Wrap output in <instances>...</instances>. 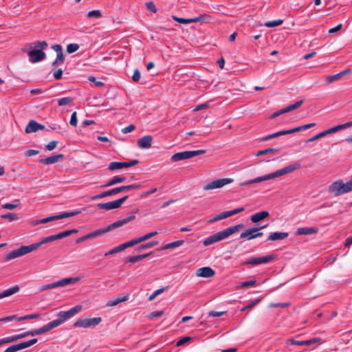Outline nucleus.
Returning a JSON list of instances; mask_svg holds the SVG:
<instances>
[{"label":"nucleus","mask_w":352,"mask_h":352,"mask_svg":"<svg viewBox=\"0 0 352 352\" xmlns=\"http://www.w3.org/2000/svg\"><path fill=\"white\" fill-rule=\"evenodd\" d=\"M82 309L81 305H77L76 307H72L69 310L67 311H61L58 314V318L54 320L47 324L43 325L42 327L35 329L36 336L43 334L48 331L58 327L65 320L70 318L71 317L75 316Z\"/></svg>","instance_id":"f257e3e1"},{"label":"nucleus","mask_w":352,"mask_h":352,"mask_svg":"<svg viewBox=\"0 0 352 352\" xmlns=\"http://www.w3.org/2000/svg\"><path fill=\"white\" fill-rule=\"evenodd\" d=\"M244 227V225L243 223H239L231 227H229L224 230L218 232L213 235H211L208 237H207L203 242L204 245L208 246L214 243L218 242L219 241H221L224 239L228 238L232 234L238 232L239 230L243 228Z\"/></svg>","instance_id":"f03ea898"},{"label":"nucleus","mask_w":352,"mask_h":352,"mask_svg":"<svg viewBox=\"0 0 352 352\" xmlns=\"http://www.w3.org/2000/svg\"><path fill=\"white\" fill-rule=\"evenodd\" d=\"M351 191H352V177L346 183H344L342 179H338L333 182L328 187V192L332 193L334 197H338Z\"/></svg>","instance_id":"7ed1b4c3"},{"label":"nucleus","mask_w":352,"mask_h":352,"mask_svg":"<svg viewBox=\"0 0 352 352\" xmlns=\"http://www.w3.org/2000/svg\"><path fill=\"white\" fill-rule=\"evenodd\" d=\"M300 168V164H293V165H290V166H285L280 170H278L274 173H270V174H267V175H263V176H260V177H257L254 179H252V184H254V183H258V182H264V181H267V180H269V179H274L275 177H280L282 175H286V174H288L289 173H292V171L298 169Z\"/></svg>","instance_id":"20e7f679"},{"label":"nucleus","mask_w":352,"mask_h":352,"mask_svg":"<svg viewBox=\"0 0 352 352\" xmlns=\"http://www.w3.org/2000/svg\"><path fill=\"white\" fill-rule=\"evenodd\" d=\"M81 212L80 210H74L71 212H64L58 215L50 216L46 218L38 219L34 222L35 225L46 223L52 221L59 220L77 215Z\"/></svg>","instance_id":"39448f33"},{"label":"nucleus","mask_w":352,"mask_h":352,"mask_svg":"<svg viewBox=\"0 0 352 352\" xmlns=\"http://www.w3.org/2000/svg\"><path fill=\"white\" fill-rule=\"evenodd\" d=\"M206 153V150H197V151H186L175 153L170 157V160L173 162H178L180 160L192 158L199 155H202Z\"/></svg>","instance_id":"423d86ee"},{"label":"nucleus","mask_w":352,"mask_h":352,"mask_svg":"<svg viewBox=\"0 0 352 352\" xmlns=\"http://www.w3.org/2000/svg\"><path fill=\"white\" fill-rule=\"evenodd\" d=\"M34 251L33 250V248H32V245H22L19 248L16 249V250H14L12 252H10V253H8L4 261H10L12 259H14V258H18L19 256H23L28 253H30L31 252Z\"/></svg>","instance_id":"0eeeda50"},{"label":"nucleus","mask_w":352,"mask_h":352,"mask_svg":"<svg viewBox=\"0 0 352 352\" xmlns=\"http://www.w3.org/2000/svg\"><path fill=\"white\" fill-rule=\"evenodd\" d=\"M101 321L102 318L100 317L79 319L74 323V327L89 328L99 324Z\"/></svg>","instance_id":"6e6552de"},{"label":"nucleus","mask_w":352,"mask_h":352,"mask_svg":"<svg viewBox=\"0 0 352 352\" xmlns=\"http://www.w3.org/2000/svg\"><path fill=\"white\" fill-rule=\"evenodd\" d=\"M129 196L126 195L119 199L109 201L107 203H100L97 204V207L100 210H110L120 208L121 205L128 199Z\"/></svg>","instance_id":"1a4fd4ad"},{"label":"nucleus","mask_w":352,"mask_h":352,"mask_svg":"<svg viewBox=\"0 0 352 352\" xmlns=\"http://www.w3.org/2000/svg\"><path fill=\"white\" fill-rule=\"evenodd\" d=\"M276 257V254H270L265 256H260V257H251L248 260H247L244 264L245 265H258L260 264L267 263L272 261Z\"/></svg>","instance_id":"9d476101"},{"label":"nucleus","mask_w":352,"mask_h":352,"mask_svg":"<svg viewBox=\"0 0 352 352\" xmlns=\"http://www.w3.org/2000/svg\"><path fill=\"white\" fill-rule=\"evenodd\" d=\"M233 181H234V179H231V178H223V179H217V180L212 181V182L208 183L207 185H206L204 187V190H211V189L219 188L224 186L225 185L232 183Z\"/></svg>","instance_id":"9b49d317"},{"label":"nucleus","mask_w":352,"mask_h":352,"mask_svg":"<svg viewBox=\"0 0 352 352\" xmlns=\"http://www.w3.org/2000/svg\"><path fill=\"white\" fill-rule=\"evenodd\" d=\"M173 19L179 23L182 24H189L192 23H197L200 21H208L209 19L210 18L207 14H201L198 17L192 18V19H184V18H179L176 16H172Z\"/></svg>","instance_id":"f8f14e48"},{"label":"nucleus","mask_w":352,"mask_h":352,"mask_svg":"<svg viewBox=\"0 0 352 352\" xmlns=\"http://www.w3.org/2000/svg\"><path fill=\"white\" fill-rule=\"evenodd\" d=\"M243 210H244V208L241 207V208H236V209H234L232 210L224 211V212L220 213L219 214L215 216L212 219H210L209 222L212 223L214 221H217L228 218L232 215H234V214H236L241 212H243Z\"/></svg>","instance_id":"ddd939ff"},{"label":"nucleus","mask_w":352,"mask_h":352,"mask_svg":"<svg viewBox=\"0 0 352 352\" xmlns=\"http://www.w3.org/2000/svg\"><path fill=\"white\" fill-rule=\"evenodd\" d=\"M29 60L31 63H37L45 58V53L41 50H32L28 52Z\"/></svg>","instance_id":"4468645a"},{"label":"nucleus","mask_w":352,"mask_h":352,"mask_svg":"<svg viewBox=\"0 0 352 352\" xmlns=\"http://www.w3.org/2000/svg\"><path fill=\"white\" fill-rule=\"evenodd\" d=\"M140 186H141V185L139 184H131V185H127V186L116 187V188H112L109 190H107L108 197L118 194L120 192H124V191H126V190H132V189L139 188H140Z\"/></svg>","instance_id":"2eb2a0df"},{"label":"nucleus","mask_w":352,"mask_h":352,"mask_svg":"<svg viewBox=\"0 0 352 352\" xmlns=\"http://www.w3.org/2000/svg\"><path fill=\"white\" fill-rule=\"evenodd\" d=\"M266 226L267 225H265L261 227H253L252 228L248 229L241 234L240 239H247L248 241L254 239V235L256 234V232L266 228Z\"/></svg>","instance_id":"dca6fc26"},{"label":"nucleus","mask_w":352,"mask_h":352,"mask_svg":"<svg viewBox=\"0 0 352 352\" xmlns=\"http://www.w3.org/2000/svg\"><path fill=\"white\" fill-rule=\"evenodd\" d=\"M44 129V125L39 124L34 120H30L25 127V133H34L36 132L38 130H43Z\"/></svg>","instance_id":"f3484780"},{"label":"nucleus","mask_w":352,"mask_h":352,"mask_svg":"<svg viewBox=\"0 0 352 352\" xmlns=\"http://www.w3.org/2000/svg\"><path fill=\"white\" fill-rule=\"evenodd\" d=\"M153 138L151 135H145L138 140V146L142 149L149 148L151 146Z\"/></svg>","instance_id":"a211bd4d"},{"label":"nucleus","mask_w":352,"mask_h":352,"mask_svg":"<svg viewBox=\"0 0 352 352\" xmlns=\"http://www.w3.org/2000/svg\"><path fill=\"white\" fill-rule=\"evenodd\" d=\"M135 215H131V216L126 217L123 219L118 220V221L111 223V225L108 226H107L108 229L110 231V230H112L117 228L121 227V226L125 225L126 223H129V221L135 219Z\"/></svg>","instance_id":"6ab92c4d"},{"label":"nucleus","mask_w":352,"mask_h":352,"mask_svg":"<svg viewBox=\"0 0 352 352\" xmlns=\"http://www.w3.org/2000/svg\"><path fill=\"white\" fill-rule=\"evenodd\" d=\"M63 157L64 155L63 154H58L47 157L46 158L41 159L39 162L43 164H52L60 161L63 159Z\"/></svg>","instance_id":"aec40b11"},{"label":"nucleus","mask_w":352,"mask_h":352,"mask_svg":"<svg viewBox=\"0 0 352 352\" xmlns=\"http://www.w3.org/2000/svg\"><path fill=\"white\" fill-rule=\"evenodd\" d=\"M214 271L210 267H204L197 270L196 274L198 276L210 278L214 275Z\"/></svg>","instance_id":"412c9836"},{"label":"nucleus","mask_w":352,"mask_h":352,"mask_svg":"<svg viewBox=\"0 0 352 352\" xmlns=\"http://www.w3.org/2000/svg\"><path fill=\"white\" fill-rule=\"evenodd\" d=\"M269 216L270 213L267 211H261L252 214L250 219L252 223H257Z\"/></svg>","instance_id":"4be33fe9"},{"label":"nucleus","mask_w":352,"mask_h":352,"mask_svg":"<svg viewBox=\"0 0 352 352\" xmlns=\"http://www.w3.org/2000/svg\"><path fill=\"white\" fill-rule=\"evenodd\" d=\"M55 241L54 235L48 236L41 239L38 242L31 244L33 250H37L42 245Z\"/></svg>","instance_id":"5701e85b"},{"label":"nucleus","mask_w":352,"mask_h":352,"mask_svg":"<svg viewBox=\"0 0 352 352\" xmlns=\"http://www.w3.org/2000/svg\"><path fill=\"white\" fill-rule=\"evenodd\" d=\"M315 125H316L315 123H309V124H304V125H302V126H298V127H296V128H294L292 129L284 130L283 131L284 135L292 134V133H294L296 132H299L300 131L306 130L311 127L314 126Z\"/></svg>","instance_id":"b1692460"},{"label":"nucleus","mask_w":352,"mask_h":352,"mask_svg":"<svg viewBox=\"0 0 352 352\" xmlns=\"http://www.w3.org/2000/svg\"><path fill=\"white\" fill-rule=\"evenodd\" d=\"M315 125H316L315 123H309V124H304V125H302V126H298V127H296V128H294L292 129L284 130L283 131L284 135L292 134V133H294L296 132H299L300 131L306 130L311 127L314 126Z\"/></svg>","instance_id":"393cba45"},{"label":"nucleus","mask_w":352,"mask_h":352,"mask_svg":"<svg viewBox=\"0 0 352 352\" xmlns=\"http://www.w3.org/2000/svg\"><path fill=\"white\" fill-rule=\"evenodd\" d=\"M318 232V228L315 227H305V228H300L296 231V234L298 235H308L311 234H316Z\"/></svg>","instance_id":"a878e982"},{"label":"nucleus","mask_w":352,"mask_h":352,"mask_svg":"<svg viewBox=\"0 0 352 352\" xmlns=\"http://www.w3.org/2000/svg\"><path fill=\"white\" fill-rule=\"evenodd\" d=\"M80 280V277L75 276V277H70V278H63L62 280H60L58 281H56V286L58 287H63L65 285L74 283Z\"/></svg>","instance_id":"bb28decb"},{"label":"nucleus","mask_w":352,"mask_h":352,"mask_svg":"<svg viewBox=\"0 0 352 352\" xmlns=\"http://www.w3.org/2000/svg\"><path fill=\"white\" fill-rule=\"evenodd\" d=\"M289 234L287 232H272L268 236V240L270 241H278L286 239Z\"/></svg>","instance_id":"cd10ccee"},{"label":"nucleus","mask_w":352,"mask_h":352,"mask_svg":"<svg viewBox=\"0 0 352 352\" xmlns=\"http://www.w3.org/2000/svg\"><path fill=\"white\" fill-rule=\"evenodd\" d=\"M19 291V287L14 285L9 289L4 290L0 293V299L13 295Z\"/></svg>","instance_id":"c85d7f7f"},{"label":"nucleus","mask_w":352,"mask_h":352,"mask_svg":"<svg viewBox=\"0 0 352 352\" xmlns=\"http://www.w3.org/2000/svg\"><path fill=\"white\" fill-rule=\"evenodd\" d=\"M125 177L116 175L113 177L106 184L103 185L102 187H109L116 184L122 183L126 181Z\"/></svg>","instance_id":"c756f323"},{"label":"nucleus","mask_w":352,"mask_h":352,"mask_svg":"<svg viewBox=\"0 0 352 352\" xmlns=\"http://www.w3.org/2000/svg\"><path fill=\"white\" fill-rule=\"evenodd\" d=\"M350 126H352V121L348 122L342 124H339V125L335 126L332 128L329 129L328 130H329V132L330 134V133H336L340 130L345 129Z\"/></svg>","instance_id":"7c9ffc66"},{"label":"nucleus","mask_w":352,"mask_h":352,"mask_svg":"<svg viewBox=\"0 0 352 352\" xmlns=\"http://www.w3.org/2000/svg\"><path fill=\"white\" fill-rule=\"evenodd\" d=\"M151 254V252H149L147 254L129 256L126 258V262L136 263V262H138V261L146 258L147 256H148Z\"/></svg>","instance_id":"2f4dec72"},{"label":"nucleus","mask_w":352,"mask_h":352,"mask_svg":"<svg viewBox=\"0 0 352 352\" xmlns=\"http://www.w3.org/2000/svg\"><path fill=\"white\" fill-rule=\"evenodd\" d=\"M125 162H113L109 164L108 169L110 170H118L126 167Z\"/></svg>","instance_id":"473e14b6"},{"label":"nucleus","mask_w":352,"mask_h":352,"mask_svg":"<svg viewBox=\"0 0 352 352\" xmlns=\"http://www.w3.org/2000/svg\"><path fill=\"white\" fill-rule=\"evenodd\" d=\"M128 299H129L128 295L124 296L123 297H118L114 300L109 301L107 302V305L109 306V307H113V306L118 305L120 302H123L128 300Z\"/></svg>","instance_id":"72a5a7b5"},{"label":"nucleus","mask_w":352,"mask_h":352,"mask_svg":"<svg viewBox=\"0 0 352 352\" xmlns=\"http://www.w3.org/2000/svg\"><path fill=\"white\" fill-rule=\"evenodd\" d=\"M22 349H24V347H23V344H21V343L8 346L5 350L4 352H16V351L22 350Z\"/></svg>","instance_id":"f704fd0d"},{"label":"nucleus","mask_w":352,"mask_h":352,"mask_svg":"<svg viewBox=\"0 0 352 352\" xmlns=\"http://www.w3.org/2000/svg\"><path fill=\"white\" fill-rule=\"evenodd\" d=\"M184 243V240L176 241H174V242H172V243H169L165 245V246L164 247V250L173 249V248L181 246Z\"/></svg>","instance_id":"c9c22d12"},{"label":"nucleus","mask_w":352,"mask_h":352,"mask_svg":"<svg viewBox=\"0 0 352 352\" xmlns=\"http://www.w3.org/2000/svg\"><path fill=\"white\" fill-rule=\"evenodd\" d=\"M157 244V242H156V241H149L148 243H147L146 244H142V245H140L139 247L135 248V250L139 252V251H141L144 249L151 248L156 245Z\"/></svg>","instance_id":"e433bc0d"},{"label":"nucleus","mask_w":352,"mask_h":352,"mask_svg":"<svg viewBox=\"0 0 352 352\" xmlns=\"http://www.w3.org/2000/svg\"><path fill=\"white\" fill-rule=\"evenodd\" d=\"M73 103V98L72 97H65L58 99V106H65Z\"/></svg>","instance_id":"4c0bfd02"},{"label":"nucleus","mask_w":352,"mask_h":352,"mask_svg":"<svg viewBox=\"0 0 352 352\" xmlns=\"http://www.w3.org/2000/svg\"><path fill=\"white\" fill-rule=\"evenodd\" d=\"M140 243L139 238L134 239L131 241L126 242L124 243L121 244L122 248L123 250L126 249L127 248L132 247L138 243Z\"/></svg>","instance_id":"58836bf2"},{"label":"nucleus","mask_w":352,"mask_h":352,"mask_svg":"<svg viewBox=\"0 0 352 352\" xmlns=\"http://www.w3.org/2000/svg\"><path fill=\"white\" fill-rule=\"evenodd\" d=\"M283 21L282 19H277L274 21H267L265 23V26L267 28H274L283 24Z\"/></svg>","instance_id":"ea45409f"},{"label":"nucleus","mask_w":352,"mask_h":352,"mask_svg":"<svg viewBox=\"0 0 352 352\" xmlns=\"http://www.w3.org/2000/svg\"><path fill=\"white\" fill-rule=\"evenodd\" d=\"M280 135H284V131H278L276 133H272V134H270V135H268L267 136H265L263 138H262L261 139V141H267V140H269L270 139H272V138H277V137H279Z\"/></svg>","instance_id":"a19ab883"},{"label":"nucleus","mask_w":352,"mask_h":352,"mask_svg":"<svg viewBox=\"0 0 352 352\" xmlns=\"http://www.w3.org/2000/svg\"><path fill=\"white\" fill-rule=\"evenodd\" d=\"M341 78V75H340V74H334V75H331V76H327L325 77V81L327 84H330V83H332L335 81H337L339 79Z\"/></svg>","instance_id":"79ce46f5"},{"label":"nucleus","mask_w":352,"mask_h":352,"mask_svg":"<svg viewBox=\"0 0 352 352\" xmlns=\"http://www.w3.org/2000/svg\"><path fill=\"white\" fill-rule=\"evenodd\" d=\"M302 103H303V100H300L296 102L294 104L289 105L285 108L287 112H289V111H292L300 107Z\"/></svg>","instance_id":"37998d69"},{"label":"nucleus","mask_w":352,"mask_h":352,"mask_svg":"<svg viewBox=\"0 0 352 352\" xmlns=\"http://www.w3.org/2000/svg\"><path fill=\"white\" fill-rule=\"evenodd\" d=\"M65 60V56L63 53L56 54V60L52 63L53 66H57L60 64H63Z\"/></svg>","instance_id":"c03bdc74"},{"label":"nucleus","mask_w":352,"mask_h":352,"mask_svg":"<svg viewBox=\"0 0 352 352\" xmlns=\"http://www.w3.org/2000/svg\"><path fill=\"white\" fill-rule=\"evenodd\" d=\"M87 16L88 18L99 19L102 16V14L100 10H94L89 11L87 14Z\"/></svg>","instance_id":"a18cd8bd"},{"label":"nucleus","mask_w":352,"mask_h":352,"mask_svg":"<svg viewBox=\"0 0 352 352\" xmlns=\"http://www.w3.org/2000/svg\"><path fill=\"white\" fill-rule=\"evenodd\" d=\"M1 219H8L10 221H15L19 219V217L16 214L14 213H7L1 215Z\"/></svg>","instance_id":"49530a36"},{"label":"nucleus","mask_w":352,"mask_h":352,"mask_svg":"<svg viewBox=\"0 0 352 352\" xmlns=\"http://www.w3.org/2000/svg\"><path fill=\"white\" fill-rule=\"evenodd\" d=\"M278 151V148H268L265 150H261V151H258L257 153L256 154V156L263 155H266V154L271 153L273 152H276Z\"/></svg>","instance_id":"de8ad7c7"},{"label":"nucleus","mask_w":352,"mask_h":352,"mask_svg":"<svg viewBox=\"0 0 352 352\" xmlns=\"http://www.w3.org/2000/svg\"><path fill=\"white\" fill-rule=\"evenodd\" d=\"M79 49V45L77 43H70L67 46V52L69 54L74 53Z\"/></svg>","instance_id":"09e8293b"},{"label":"nucleus","mask_w":352,"mask_h":352,"mask_svg":"<svg viewBox=\"0 0 352 352\" xmlns=\"http://www.w3.org/2000/svg\"><path fill=\"white\" fill-rule=\"evenodd\" d=\"M34 45L36 48H40V50H41L42 51L43 50L47 48L48 46L47 43L45 41H36L34 43Z\"/></svg>","instance_id":"8fccbe9b"},{"label":"nucleus","mask_w":352,"mask_h":352,"mask_svg":"<svg viewBox=\"0 0 352 352\" xmlns=\"http://www.w3.org/2000/svg\"><path fill=\"white\" fill-rule=\"evenodd\" d=\"M157 234V231H154V232H149L146 234H144L140 237H138L139 238V240H140V242H142V241H144L151 237H153L155 236V235Z\"/></svg>","instance_id":"3c124183"},{"label":"nucleus","mask_w":352,"mask_h":352,"mask_svg":"<svg viewBox=\"0 0 352 352\" xmlns=\"http://www.w3.org/2000/svg\"><path fill=\"white\" fill-rule=\"evenodd\" d=\"M40 316L41 315L38 314L25 315L24 316L19 318H18V321H21V320H23L36 319V318H40Z\"/></svg>","instance_id":"603ef678"},{"label":"nucleus","mask_w":352,"mask_h":352,"mask_svg":"<svg viewBox=\"0 0 352 352\" xmlns=\"http://www.w3.org/2000/svg\"><path fill=\"white\" fill-rule=\"evenodd\" d=\"M167 289V287H164V288H161V289H157L156 291H155L149 297H148V300L151 301L153 300H154V298L161 294L162 293H163L164 291H166Z\"/></svg>","instance_id":"864d4df0"},{"label":"nucleus","mask_w":352,"mask_h":352,"mask_svg":"<svg viewBox=\"0 0 352 352\" xmlns=\"http://www.w3.org/2000/svg\"><path fill=\"white\" fill-rule=\"evenodd\" d=\"M122 246L121 245L117 246V247H115L113 249L111 250L110 251L106 252L104 254V256H110V255H112V254H114L116 253H118L119 252H121L122 251Z\"/></svg>","instance_id":"5fc2aeb1"},{"label":"nucleus","mask_w":352,"mask_h":352,"mask_svg":"<svg viewBox=\"0 0 352 352\" xmlns=\"http://www.w3.org/2000/svg\"><path fill=\"white\" fill-rule=\"evenodd\" d=\"M38 342V340L36 338H33L32 340H30L26 342H21V344H23L24 349H26L28 347H30L34 344H36Z\"/></svg>","instance_id":"6e6d98bb"},{"label":"nucleus","mask_w":352,"mask_h":352,"mask_svg":"<svg viewBox=\"0 0 352 352\" xmlns=\"http://www.w3.org/2000/svg\"><path fill=\"white\" fill-rule=\"evenodd\" d=\"M289 305V302H278V303H271V304H270L269 307L271 308H274V307L285 308V307H287Z\"/></svg>","instance_id":"4d7b16f0"},{"label":"nucleus","mask_w":352,"mask_h":352,"mask_svg":"<svg viewBox=\"0 0 352 352\" xmlns=\"http://www.w3.org/2000/svg\"><path fill=\"white\" fill-rule=\"evenodd\" d=\"M56 287H57L56 283V282H54V283H52L50 284L42 285L40 288V291H44V290H47V289H54Z\"/></svg>","instance_id":"13d9d810"},{"label":"nucleus","mask_w":352,"mask_h":352,"mask_svg":"<svg viewBox=\"0 0 352 352\" xmlns=\"http://www.w3.org/2000/svg\"><path fill=\"white\" fill-rule=\"evenodd\" d=\"M3 338H4V341H5L6 344L14 342H16V341L19 340L17 335H14V336H12L5 337Z\"/></svg>","instance_id":"bf43d9fd"},{"label":"nucleus","mask_w":352,"mask_h":352,"mask_svg":"<svg viewBox=\"0 0 352 352\" xmlns=\"http://www.w3.org/2000/svg\"><path fill=\"white\" fill-rule=\"evenodd\" d=\"M146 7L148 10H150L151 12H152L153 13H155L157 12V9H156L155 6L153 1L146 2Z\"/></svg>","instance_id":"052dcab7"},{"label":"nucleus","mask_w":352,"mask_h":352,"mask_svg":"<svg viewBox=\"0 0 352 352\" xmlns=\"http://www.w3.org/2000/svg\"><path fill=\"white\" fill-rule=\"evenodd\" d=\"M19 207V205H18V204H10V203H6V204L2 205L3 208L8 209V210H14Z\"/></svg>","instance_id":"680f3d73"},{"label":"nucleus","mask_w":352,"mask_h":352,"mask_svg":"<svg viewBox=\"0 0 352 352\" xmlns=\"http://www.w3.org/2000/svg\"><path fill=\"white\" fill-rule=\"evenodd\" d=\"M57 144L58 142L55 140L51 141L45 146V148L48 151H52L56 147Z\"/></svg>","instance_id":"e2e57ef3"},{"label":"nucleus","mask_w":352,"mask_h":352,"mask_svg":"<svg viewBox=\"0 0 352 352\" xmlns=\"http://www.w3.org/2000/svg\"><path fill=\"white\" fill-rule=\"evenodd\" d=\"M77 122H78V120H77L76 112L74 111V113H72V114L71 116L69 124L72 126H76L77 125Z\"/></svg>","instance_id":"0e129e2a"},{"label":"nucleus","mask_w":352,"mask_h":352,"mask_svg":"<svg viewBox=\"0 0 352 352\" xmlns=\"http://www.w3.org/2000/svg\"><path fill=\"white\" fill-rule=\"evenodd\" d=\"M256 280H250L244 281V282L241 283V284L240 285V287H248V286H254V285H256Z\"/></svg>","instance_id":"69168bd1"},{"label":"nucleus","mask_w":352,"mask_h":352,"mask_svg":"<svg viewBox=\"0 0 352 352\" xmlns=\"http://www.w3.org/2000/svg\"><path fill=\"white\" fill-rule=\"evenodd\" d=\"M135 129V126L134 124H130V125L123 128L122 129V132L123 133H130V132L134 131Z\"/></svg>","instance_id":"338daca9"},{"label":"nucleus","mask_w":352,"mask_h":352,"mask_svg":"<svg viewBox=\"0 0 352 352\" xmlns=\"http://www.w3.org/2000/svg\"><path fill=\"white\" fill-rule=\"evenodd\" d=\"M140 71L137 69L134 71V73L133 74V76H132V79L134 82H138L140 79Z\"/></svg>","instance_id":"774afa93"}]
</instances>
